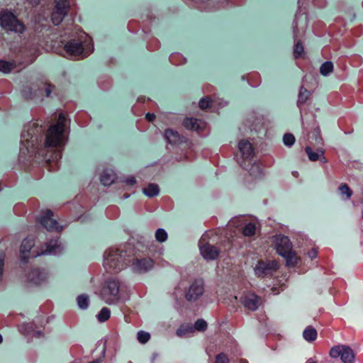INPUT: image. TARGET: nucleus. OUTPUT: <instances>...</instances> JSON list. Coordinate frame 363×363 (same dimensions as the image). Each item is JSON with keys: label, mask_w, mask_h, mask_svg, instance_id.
<instances>
[{"label": "nucleus", "mask_w": 363, "mask_h": 363, "mask_svg": "<svg viewBox=\"0 0 363 363\" xmlns=\"http://www.w3.org/2000/svg\"><path fill=\"white\" fill-rule=\"evenodd\" d=\"M65 117L60 113L57 123L50 126L45 135V145L48 147H58L65 143Z\"/></svg>", "instance_id": "obj_1"}, {"label": "nucleus", "mask_w": 363, "mask_h": 363, "mask_svg": "<svg viewBox=\"0 0 363 363\" xmlns=\"http://www.w3.org/2000/svg\"><path fill=\"white\" fill-rule=\"evenodd\" d=\"M127 254L118 249H109L105 252L104 265L110 272H118L127 265Z\"/></svg>", "instance_id": "obj_2"}, {"label": "nucleus", "mask_w": 363, "mask_h": 363, "mask_svg": "<svg viewBox=\"0 0 363 363\" xmlns=\"http://www.w3.org/2000/svg\"><path fill=\"white\" fill-rule=\"evenodd\" d=\"M0 25L6 31L21 33L25 26L12 13L4 11L0 14Z\"/></svg>", "instance_id": "obj_3"}, {"label": "nucleus", "mask_w": 363, "mask_h": 363, "mask_svg": "<svg viewBox=\"0 0 363 363\" xmlns=\"http://www.w3.org/2000/svg\"><path fill=\"white\" fill-rule=\"evenodd\" d=\"M119 289L120 283L117 280H108L102 289L101 298L108 304L117 302L120 298Z\"/></svg>", "instance_id": "obj_4"}, {"label": "nucleus", "mask_w": 363, "mask_h": 363, "mask_svg": "<svg viewBox=\"0 0 363 363\" xmlns=\"http://www.w3.org/2000/svg\"><path fill=\"white\" fill-rule=\"evenodd\" d=\"M332 358H340L343 363H354V354L353 350L347 345H339L333 347L330 351Z\"/></svg>", "instance_id": "obj_5"}, {"label": "nucleus", "mask_w": 363, "mask_h": 363, "mask_svg": "<svg viewBox=\"0 0 363 363\" xmlns=\"http://www.w3.org/2000/svg\"><path fill=\"white\" fill-rule=\"evenodd\" d=\"M204 293L203 279H194L185 290L184 297L187 301L194 302L198 300Z\"/></svg>", "instance_id": "obj_6"}, {"label": "nucleus", "mask_w": 363, "mask_h": 363, "mask_svg": "<svg viewBox=\"0 0 363 363\" xmlns=\"http://www.w3.org/2000/svg\"><path fill=\"white\" fill-rule=\"evenodd\" d=\"M278 269V264L275 260H259L255 268L257 277H264L272 274Z\"/></svg>", "instance_id": "obj_7"}, {"label": "nucleus", "mask_w": 363, "mask_h": 363, "mask_svg": "<svg viewBox=\"0 0 363 363\" xmlns=\"http://www.w3.org/2000/svg\"><path fill=\"white\" fill-rule=\"evenodd\" d=\"M272 242L279 255H284L287 252L292 250L293 245L287 236L277 235L272 237Z\"/></svg>", "instance_id": "obj_8"}, {"label": "nucleus", "mask_w": 363, "mask_h": 363, "mask_svg": "<svg viewBox=\"0 0 363 363\" xmlns=\"http://www.w3.org/2000/svg\"><path fill=\"white\" fill-rule=\"evenodd\" d=\"M154 264V261L150 257L134 258L131 267L135 272L141 274L152 269Z\"/></svg>", "instance_id": "obj_9"}, {"label": "nucleus", "mask_w": 363, "mask_h": 363, "mask_svg": "<svg viewBox=\"0 0 363 363\" xmlns=\"http://www.w3.org/2000/svg\"><path fill=\"white\" fill-rule=\"evenodd\" d=\"M53 213L50 210L43 212L40 218V223L49 230H57L59 228L57 222L52 218Z\"/></svg>", "instance_id": "obj_10"}, {"label": "nucleus", "mask_w": 363, "mask_h": 363, "mask_svg": "<svg viewBox=\"0 0 363 363\" xmlns=\"http://www.w3.org/2000/svg\"><path fill=\"white\" fill-rule=\"evenodd\" d=\"M243 306L249 310L256 311L262 304L261 298L255 294H249L242 298Z\"/></svg>", "instance_id": "obj_11"}, {"label": "nucleus", "mask_w": 363, "mask_h": 363, "mask_svg": "<svg viewBox=\"0 0 363 363\" xmlns=\"http://www.w3.org/2000/svg\"><path fill=\"white\" fill-rule=\"evenodd\" d=\"M62 247L57 240H51L46 242L41 247L40 252H37L33 256L37 257L42 255H52L60 252Z\"/></svg>", "instance_id": "obj_12"}, {"label": "nucleus", "mask_w": 363, "mask_h": 363, "mask_svg": "<svg viewBox=\"0 0 363 363\" xmlns=\"http://www.w3.org/2000/svg\"><path fill=\"white\" fill-rule=\"evenodd\" d=\"M202 257L206 260H214L219 256L220 250L213 245L206 243L200 246Z\"/></svg>", "instance_id": "obj_13"}, {"label": "nucleus", "mask_w": 363, "mask_h": 363, "mask_svg": "<svg viewBox=\"0 0 363 363\" xmlns=\"http://www.w3.org/2000/svg\"><path fill=\"white\" fill-rule=\"evenodd\" d=\"M24 96L28 99H33L35 97H43L44 89L42 86V82L39 84H33L30 87L23 90Z\"/></svg>", "instance_id": "obj_14"}, {"label": "nucleus", "mask_w": 363, "mask_h": 363, "mask_svg": "<svg viewBox=\"0 0 363 363\" xmlns=\"http://www.w3.org/2000/svg\"><path fill=\"white\" fill-rule=\"evenodd\" d=\"M45 275L37 269H31L26 274L27 281L33 284H40L45 280Z\"/></svg>", "instance_id": "obj_15"}, {"label": "nucleus", "mask_w": 363, "mask_h": 363, "mask_svg": "<svg viewBox=\"0 0 363 363\" xmlns=\"http://www.w3.org/2000/svg\"><path fill=\"white\" fill-rule=\"evenodd\" d=\"M182 124L185 128L196 131L203 129L205 126L204 122L194 118H186Z\"/></svg>", "instance_id": "obj_16"}, {"label": "nucleus", "mask_w": 363, "mask_h": 363, "mask_svg": "<svg viewBox=\"0 0 363 363\" xmlns=\"http://www.w3.org/2000/svg\"><path fill=\"white\" fill-rule=\"evenodd\" d=\"M65 50L67 54L72 56H79L84 52L82 43L75 41H72L66 44Z\"/></svg>", "instance_id": "obj_17"}, {"label": "nucleus", "mask_w": 363, "mask_h": 363, "mask_svg": "<svg viewBox=\"0 0 363 363\" xmlns=\"http://www.w3.org/2000/svg\"><path fill=\"white\" fill-rule=\"evenodd\" d=\"M34 246V241L32 239H25L23 240L20 247V253L22 260L25 262L29 257V253L31 248Z\"/></svg>", "instance_id": "obj_18"}, {"label": "nucleus", "mask_w": 363, "mask_h": 363, "mask_svg": "<svg viewBox=\"0 0 363 363\" xmlns=\"http://www.w3.org/2000/svg\"><path fill=\"white\" fill-rule=\"evenodd\" d=\"M305 151L308 157V159L312 162H316L319 160H322L323 162H327L324 156V150L323 149H318L317 152H314L311 147L307 146L305 148Z\"/></svg>", "instance_id": "obj_19"}, {"label": "nucleus", "mask_w": 363, "mask_h": 363, "mask_svg": "<svg viewBox=\"0 0 363 363\" xmlns=\"http://www.w3.org/2000/svg\"><path fill=\"white\" fill-rule=\"evenodd\" d=\"M238 147L243 157L247 159L253 155L252 144L248 140H240L238 144Z\"/></svg>", "instance_id": "obj_20"}, {"label": "nucleus", "mask_w": 363, "mask_h": 363, "mask_svg": "<svg viewBox=\"0 0 363 363\" xmlns=\"http://www.w3.org/2000/svg\"><path fill=\"white\" fill-rule=\"evenodd\" d=\"M311 93L307 90L304 86H301L298 92L297 106L301 108L303 105L306 104L311 99Z\"/></svg>", "instance_id": "obj_21"}, {"label": "nucleus", "mask_w": 363, "mask_h": 363, "mask_svg": "<svg viewBox=\"0 0 363 363\" xmlns=\"http://www.w3.org/2000/svg\"><path fill=\"white\" fill-rule=\"evenodd\" d=\"M101 182L104 186H110L116 179V174L111 170H104L101 175Z\"/></svg>", "instance_id": "obj_22"}, {"label": "nucleus", "mask_w": 363, "mask_h": 363, "mask_svg": "<svg viewBox=\"0 0 363 363\" xmlns=\"http://www.w3.org/2000/svg\"><path fill=\"white\" fill-rule=\"evenodd\" d=\"M164 137L167 141L171 144L177 143L180 138L179 133L172 129H167L164 132Z\"/></svg>", "instance_id": "obj_23"}, {"label": "nucleus", "mask_w": 363, "mask_h": 363, "mask_svg": "<svg viewBox=\"0 0 363 363\" xmlns=\"http://www.w3.org/2000/svg\"><path fill=\"white\" fill-rule=\"evenodd\" d=\"M69 9V3L68 0H55V10L65 13L67 15Z\"/></svg>", "instance_id": "obj_24"}, {"label": "nucleus", "mask_w": 363, "mask_h": 363, "mask_svg": "<svg viewBox=\"0 0 363 363\" xmlns=\"http://www.w3.org/2000/svg\"><path fill=\"white\" fill-rule=\"evenodd\" d=\"M317 335L316 330L312 326H308L303 333L304 339L308 342L314 341L317 337Z\"/></svg>", "instance_id": "obj_25"}, {"label": "nucleus", "mask_w": 363, "mask_h": 363, "mask_svg": "<svg viewBox=\"0 0 363 363\" xmlns=\"http://www.w3.org/2000/svg\"><path fill=\"white\" fill-rule=\"evenodd\" d=\"M281 256L286 259V264L288 266L293 267L298 262V257L296 255V252L292 250L287 252L286 255Z\"/></svg>", "instance_id": "obj_26"}, {"label": "nucleus", "mask_w": 363, "mask_h": 363, "mask_svg": "<svg viewBox=\"0 0 363 363\" xmlns=\"http://www.w3.org/2000/svg\"><path fill=\"white\" fill-rule=\"evenodd\" d=\"M159 186L155 184H150L146 188L143 189V192L149 197H152L159 194Z\"/></svg>", "instance_id": "obj_27"}, {"label": "nucleus", "mask_w": 363, "mask_h": 363, "mask_svg": "<svg viewBox=\"0 0 363 363\" xmlns=\"http://www.w3.org/2000/svg\"><path fill=\"white\" fill-rule=\"evenodd\" d=\"M333 72V64L330 61L325 62L320 67V73L323 76H328Z\"/></svg>", "instance_id": "obj_28"}, {"label": "nucleus", "mask_w": 363, "mask_h": 363, "mask_svg": "<svg viewBox=\"0 0 363 363\" xmlns=\"http://www.w3.org/2000/svg\"><path fill=\"white\" fill-rule=\"evenodd\" d=\"M16 67V65L13 62H7L0 60V72L4 73H9Z\"/></svg>", "instance_id": "obj_29"}, {"label": "nucleus", "mask_w": 363, "mask_h": 363, "mask_svg": "<svg viewBox=\"0 0 363 363\" xmlns=\"http://www.w3.org/2000/svg\"><path fill=\"white\" fill-rule=\"evenodd\" d=\"M257 226L253 223H247L242 230V233L245 236L251 237L256 234L257 232Z\"/></svg>", "instance_id": "obj_30"}, {"label": "nucleus", "mask_w": 363, "mask_h": 363, "mask_svg": "<svg viewBox=\"0 0 363 363\" xmlns=\"http://www.w3.org/2000/svg\"><path fill=\"white\" fill-rule=\"evenodd\" d=\"M66 16L65 13L54 10L51 17L52 21L55 25L57 26L62 23Z\"/></svg>", "instance_id": "obj_31"}, {"label": "nucleus", "mask_w": 363, "mask_h": 363, "mask_svg": "<svg viewBox=\"0 0 363 363\" xmlns=\"http://www.w3.org/2000/svg\"><path fill=\"white\" fill-rule=\"evenodd\" d=\"M77 304L82 309H86L89 306V296L82 294L77 297Z\"/></svg>", "instance_id": "obj_32"}, {"label": "nucleus", "mask_w": 363, "mask_h": 363, "mask_svg": "<svg viewBox=\"0 0 363 363\" xmlns=\"http://www.w3.org/2000/svg\"><path fill=\"white\" fill-rule=\"evenodd\" d=\"M110 310L103 308L97 315L99 322H105L110 318Z\"/></svg>", "instance_id": "obj_33"}, {"label": "nucleus", "mask_w": 363, "mask_h": 363, "mask_svg": "<svg viewBox=\"0 0 363 363\" xmlns=\"http://www.w3.org/2000/svg\"><path fill=\"white\" fill-rule=\"evenodd\" d=\"M304 49L302 43L298 40L294 48V55L296 58L300 57L303 53Z\"/></svg>", "instance_id": "obj_34"}, {"label": "nucleus", "mask_w": 363, "mask_h": 363, "mask_svg": "<svg viewBox=\"0 0 363 363\" xmlns=\"http://www.w3.org/2000/svg\"><path fill=\"white\" fill-rule=\"evenodd\" d=\"M155 238L160 242H163L167 239V233L162 228H159L156 230Z\"/></svg>", "instance_id": "obj_35"}, {"label": "nucleus", "mask_w": 363, "mask_h": 363, "mask_svg": "<svg viewBox=\"0 0 363 363\" xmlns=\"http://www.w3.org/2000/svg\"><path fill=\"white\" fill-rule=\"evenodd\" d=\"M194 331V329L191 325L187 326H181L177 330V335L179 337H182L185 335L186 333H193Z\"/></svg>", "instance_id": "obj_36"}, {"label": "nucleus", "mask_w": 363, "mask_h": 363, "mask_svg": "<svg viewBox=\"0 0 363 363\" xmlns=\"http://www.w3.org/2000/svg\"><path fill=\"white\" fill-rule=\"evenodd\" d=\"M339 191H340L341 194H342V195L345 194L346 195V199H350L351 198L352 194V191L350 189V187L348 186L347 184H342L339 186Z\"/></svg>", "instance_id": "obj_37"}, {"label": "nucleus", "mask_w": 363, "mask_h": 363, "mask_svg": "<svg viewBox=\"0 0 363 363\" xmlns=\"http://www.w3.org/2000/svg\"><path fill=\"white\" fill-rule=\"evenodd\" d=\"M207 328V323L203 319H199L194 324V330L204 331Z\"/></svg>", "instance_id": "obj_38"}, {"label": "nucleus", "mask_w": 363, "mask_h": 363, "mask_svg": "<svg viewBox=\"0 0 363 363\" xmlns=\"http://www.w3.org/2000/svg\"><path fill=\"white\" fill-rule=\"evenodd\" d=\"M212 103V100L209 96L202 98L199 101V108L202 110H205L208 108Z\"/></svg>", "instance_id": "obj_39"}, {"label": "nucleus", "mask_w": 363, "mask_h": 363, "mask_svg": "<svg viewBox=\"0 0 363 363\" xmlns=\"http://www.w3.org/2000/svg\"><path fill=\"white\" fill-rule=\"evenodd\" d=\"M150 335L148 333L140 331L138 333V340L142 344L146 343L150 340Z\"/></svg>", "instance_id": "obj_40"}, {"label": "nucleus", "mask_w": 363, "mask_h": 363, "mask_svg": "<svg viewBox=\"0 0 363 363\" xmlns=\"http://www.w3.org/2000/svg\"><path fill=\"white\" fill-rule=\"evenodd\" d=\"M284 143L287 146H291L295 142L294 136L291 133H286L283 137Z\"/></svg>", "instance_id": "obj_41"}, {"label": "nucleus", "mask_w": 363, "mask_h": 363, "mask_svg": "<svg viewBox=\"0 0 363 363\" xmlns=\"http://www.w3.org/2000/svg\"><path fill=\"white\" fill-rule=\"evenodd\" d=\"M42 86L44 89V96L46 97H49L50 96L52 91L54 89V86L45 82H42Z\"/></svg>", "instance_id": "obj_42"}, {"label": "nucleus", "mask_w": 363, "mask_h": 363, "mask_svg": "<svg viewBox=\"0 0 363 363\" xmlns=\"http://www.w3.org/2000/svg\"><path fill=\"white\" fill-rule=\"evenodd\" d=\"M215 363H229V359L225 354L220 353L216 356Z\"/></svg>", "instance_id": "obj_43"}, {"label": "nucleus", "mask_w": 363, "mask_h": 363, "mask_svg": "<svg viewBox=\"0 0 363 363\" xmlns=\"http://www.w3.org/2000/svg\"><path fill=\"white\" fill-rule=\"evenodd\" d=\"M313 133H314L315 142L318 144L322 145L323 143V138H321L320 130L318 126L315 127V128L314 129Z\"/></svg>", "instance_id": "obj_44"}, {"label": "nucleus", "mask_w": 363, "mask_h": 363, "mask_svg": "<svg viewBox=\"0 0 363 363\" xmlns=\"http://www.w3.org/2000/svg\"><path fill=\"white\" fill-rule=\"evenodd\" d=\"M251 175H253L254 177H257L259 174H261V170L259 168V166L258 164H253L252 166V168L249 170Z\"/></svg>", "instance_id": "obj_45"}, {"label": "nucleus", "mask_w": 363, "mask_h": 363, "mask_svg": "<svg viewBox=\"0 0 363 363\" xmlns=\"http://www.w3.org/2000/svg\"><path fill=\"white\" fill-rule=\"evenodd\" d=\"M125 183L128 185L133 186L136 184V180L134 177H129L125 179Z\"/></svg>", "instance_id": "obj_46"}, {"label": "nucleus", "mask_w": 363, "mask_h": 363, "mask_svg": "<svg viewBox=\"0 0 363 363\" xmlns=\"http://www.w3.org/2000/svg\"><path fill=\"white\" fill-rule=\"evenodd\" d=\"M308 254L311 259L315 258L318 255V252L315 249H312L311 250H310Z\"/></svg>", "instance_id": "obj_47"}, {"label": "nucleus", "mask_w": 363, "mask_h": 363, "mask_svg": "<svg viewBox=\"0 0 363 363\" xmlns=\"http://www.w3.org/2000/svg\"><path fill=\"white\" fill-rule=\"evenodd\" d=\"M145 118L148 121H153L155 118V115L153 114V113H147L146 116H145Z\"/></svg>", "instance_id": "obj_48"}, {"label": "nucleus", "mask_w": 363, "mask_h": 363, "mask_svg": "<svg viewBox=\"0 0 363 363\" xmlns=\"http://www.w3.org/2000/svg\"><path fill=\"white\" fill-rule=\"evenodd\" d=\"M100 360L99 359H96V360H94V361H92V362H90L89 363H100Z\"/></svg>", "instance_id": "obj_49"}, {"label": "nucleus", "mask_w": 363, "mask_h": 363, "mask_svg": "<svg viewBox=\"0 0 363 363\" xmlns=\"http://www.w3.org/2000/svg\"><path fill=\"white\" fill-rule=\"evenodd\" d=\"M36 335H37V337H40L41 335V333L40 332L36 333Z\"/></svg>", "instance_id": "obj_50"}, {"label": "nucleus", "mask_w": 363, "mask_h": 363, "mask_svg": "<svg viewBox=\"0 0 363 363\" xmlns=\"http://www.w3.org/2000/svg\"><path fill=\"white\" fill-rule=\"evenodd\" d=\"M3 341V338H2V336L0 335V344Z\"/></svg>", "instance_id": "obj_51"}]
</instances>
